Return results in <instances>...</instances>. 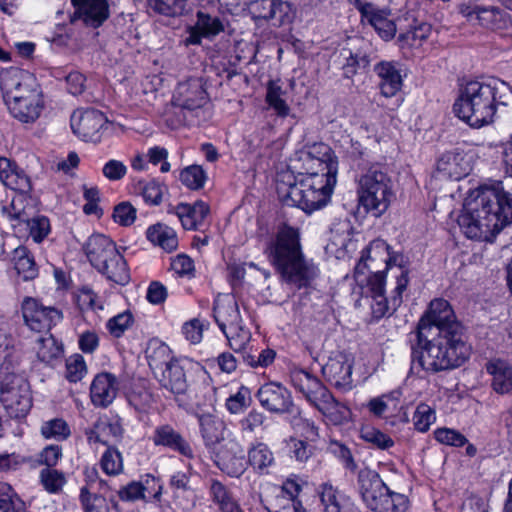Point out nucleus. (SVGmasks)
I'll return each instance as SVG.
<instances>
[{"mask_svg":"<svg viewBox=\"0 0 512 512\" xmlns=\"http://www.w3.org/2000/svg\"><path fill=\"white\" fill-rule=\"evenodd\" d=\"M150 483H152L153 486H157V488H154L153 498L159 500L162 494V485L159 479L152 475H146V478L143 482L133 481L127 484L119 490L118 496L122 501H136L145 499L146 494L152 493V491H150Z\"/></svg>","mask_w":512,"mask_h":512,"instance_id":"2f4dec72","label":"nucleus"},{"mask_svg":"<svg viewBox=\"0 0 512 512\" xmlns=\"http://www.w3.org/2000/svg\"><path fill=\"white\" fill-rule=\"evenodd\" d=\"M75 8L72 21L82 20L85 25L98 28L109 17L107 0H72Z\"/></svg>","mask_w":512,"mask_h":512,"instance_id":"f3484780","label":"nucleus"},{"mask_svg":"<svg viewBox=\"0 0 512 512\" xmlns=\"http://www.w3.org/2000/svg\"><path fill=\"white\" fill-rule=\"evenodd\" d=\"M119 383L115 375L108 372L97 374L90 385V398L94 406L107 408L115 400Z\"/></svg>","mask_w":512,"mask_h":512,"instance_id":"a211bd4d","label":"nucleus"},{"mask_svg":"<svg viewBox=\"0 0 512 512\" xmlns=\"http://www.w3.org/2000/svg\"><path fill=\"white\" fill-rule=\"evenodd\" d=\"M139 190L144 201L150 205H158L162 200L163 187L155 180L139 182Z\"/></svg>","mask_w":512,"mask_h":512,"instance_id":"338daca9","label":"nucleus"},{"mask_svg":"<svg viewBox=\"0 0 512 512\" xmlns=\"http://www.w3.org/2000/svg\"><path fill=\"white\" fill-rule=\"evenodd\" d=\"M314 407L333 425H341L349 419V408L336 400L330 391Z\"/></svg>","mask_w":512,"mask_h":512,"instance_id":"72a5a7b5","label":"nucleus"},{"mask_svg":"<svg viewBox=\"0 0 512 512\" xmlns=\"http://www.w3.org/2000/svg\"><path fill=\"white\" fill-rule=\"evenodd\" d=\"M385 273L376 270L368 279V292L371 297V309L375 318L380 319L386 314L393 313L398 307L393 308L392 297L388 300L384 295Z\"/></svg>","mask_w":512,"mask_h":512,"instance_id":"393cba45","label":"nucleus"},{"mask_svg":"<svg viewBox=\"0 0 512 512\" xmlns=\"http://www.w3.org/2000/svg\"><path fill=\"white\" fill-rule=\"evenodd\" d=\"M152 440L156 446H164L187 458L194 457L190 444L178 431L168 424L156 427Z\"/></svg>","mask_w":512,"mask_h":512,"instance_id":"cd10ccee","label":"nucleus"},{"mask_svg":"<svg viewBox=\"0 0 512 512\" xmlns=\"http://www.w3.org/2000/svg\"><path fill=\"white\" fill-rule=\"evenodd\" d=\"M317 494L324 512H359L351 497L331 483L319 485Z\"/></svg>","mask_w":512,"mask_h":512,"instance_id":"aec40b11","label":"nucleus"},{"mask_svg":"<svg viewBox=\"0 0 512 512\" xmlns=\"http://www.w3.org/2000/svg\"><path fill=\"white\" fill-rule=\"evenodd\" d=\"M22 314L26 325L34 331L50 330L59 323L62 312L55 307H45L37 299L26 297L22 303Z\"/></svg>","mask_w":512,"mask_h":512,"instance_id":"f8f14e48","label":"nucleus"},{"mask_svg":"<svg viewBox=\"0 0 512 512\" xmlns=\"http://www.w3.org/2000/svg\"><path fill=\"white\" fill-rule=\"evenodd\" d=\"M431 25L427 23H420L413 29L402 33L398 37V42L401 48H419L423 42L426 41L431 33Z\"/></svg>","mask_w":512,"mask_h":512,"instance_id":"49530a36","label":"nucleus"},{"mask_svg":"<svg viewBox=\"0 0 512 512\" xmlns=\"http://www.w3.org/2000/svg\"><path fill=\"white\" fill-rule=\"evenodd\" d=\"M394 197L393 183L379 165H372L359 180L358 202L366 213L382 216Z\"/></svg>","mask_w":512,"mask_h":512,"instance_id":"0eeeda50","label":"nucleus"},{"mask_svg":"<svg viewBox=\"0 0 512 512\" xmlns=\"http://www.w3.org/2000/svg\"><path fill=\"white\" fill-rule=\"evenodd\" d=\"M475 23L488 29H499L503 23V14L496 7H481L478 10Z\"/></svg>","mask_w":512,"mask_h":512,"instance_id":"13d9d810","label":"nucleus"},{"mask_svg":"<svg viewBox=\"0 0 512 512\" xmlns=\"http://www.w3.org/2000/svg\"><path fill=\"white\" fill-rule=\"evenodd\" d=\"M434 436L439 443L453 447H462L468 443L462 433L451 428H438L434 431Z\"/></svg>","mask_w":512,"mask_h":512,"instance_id":"69168bd1","label":"nucleus"},{"mask_svg":"<svg viewBox=\"0 0 512 512\" xmlns=\"http://www.w3.org/2000/svg\"><path fill=\"white\" fill-rule=\"evenodd\" d=\"M215 464L228 476L240 477L248 466L243 445L234 439L228 440L216 453Z\"/></svg>","mask_w":512,"mask_h":512,"instance_id":"2eb2a0df","label":"nucleus"},{"mask_svg":"<svg viewBox=\"0 0 512 512\" xmlns=\"http://www.w3.org/2000/svg\"><path fill=\"white\" fill-rule=\"evenodd\" d=\"M35 349L38 359L46 364H52L63 355L62 343L58 342L50 333H46L36 340Z\"/></svg>","mask_w":512,"mask_h":512,"instance_id":"ea45409f","label":"nucleus"},{"mask_svg":"<svg viewBox=\"0 0 512 512\" xmlns=\"http://www.w3.org/2000/svg\"><path fill=\"white\" fill-rule=\"evenodd\" d=\"M106 267H98L97 270L106 278L116 284L125 285L130 279L129 269L124 257L118 253L104 263Z\"/></svg>","mask_w":512,"mask_h":512,"instance_id":"58836bf2","label":"nucleus"},{"mask_svg":"<svg viewBox=\"0 0 512 512\" xmlns=\"http://www.w3.org/2000/svg\"><path fill=\"white\" fill-rule=\"evenodd\" d=\"M122 434L123 428L118 417H99L93 427L86 430L87 440L90 444L101 443L107 446H111L110 443L120 440Z\"/></svg>","mask_w":512,"mask_h":512,"instance_id":"412c9836","label":"nucleus"},{"mask_svg":"<svg viewBox=\"0 0 512 512\" xmlns=\"http://www.w3.org/2000/svg\"><path fill=\"white\" fill-rule=\"evenodd\" d=\"M41 434L46 439H54L63 441L67 439L70 434V427L67 422L62 418H54L45 421L41 426Z\"/></svg>","mask_w":512,"mask_h":512,"instance_id":"864d4df0","label":"nucleus"},{"mask_svg":"<svg viewBox=\"0 0 512 512\" xmlns=\"http://www.w3.org/2000/svg\"><path fill=\"white\" fill-rule=\"evenodd\" d=\"M190 367L189 362L177 359L154 375L160 386L174 395L179 406H184L182 397L190 391L192 385Z\"/></svg>","mask_w":512,"mask_h":512,"instance_id":"9d476101","label":"nucleus"},{"mask_svg":"<svg viewBox=\"0 0 512 512\" xmlns=\"http://www.w3.org/2000/svg\"><path fill=\"white\" fill-rule=\"evenodd\" d=\"M251 391L246 386H241L238 391L227 398L226 408L231 414H240L252 404Z\"/></svg>","mask_w":512,"mask_h":512,"instance_id":"6e6d98bb","label":"nucleus"},{"mask_svg":"<svg viewBox=\"0 0 512 512\" xmlns=\"http://www.w3.org/2000/svg\"><path fill=\"white\" fill-rule=\"evenodd\" d=\"M474 157L473 149L465 144L459 145L440 156L437 173L444 178L460 180L471 172Z\"/></svg>","mask_w":512,"mask_h":512,"instance_id":"9b49d317","label":"nucleus"},{"mask_svg":"<svg viewBox=\"0 0 512 512\" xmlns=\"http://www.w3.org/2000/svg\"><path fill=\"white\" fill-rule=\"evenodd\" d=\"M169 213L175 214L186 230H198L204 226L206 217L209 214V207L203 201H197L193 205L180 203L169 209Z\"/></svg>","mask_w":512,"mask_h":512,"instance_id":"bb28decb","label":"nucleus"},{"mask_svg":"<svg viewBox=\"0 0 512 512\" xmlns=\"http://www.w3.org/2000/svg\"><path fill=\"white\" fill-rule=\"evenodd\" d=\"M487 372L492 376V388L499 394H506L512 390V367L501 359H494L487 363Z\"/></svg>","mask_w":512,"mask_h":512,"instance_id":"473e14b6","label":"nucleus"},{"mask_svg":"<svg viewBox=\"0 0 512 512\" xmlns=\"http://www.w3.org/2000/svg\"><path fill=\"white\" fill-rule=\"evenodd\" d=\"M397 268L396 286L392 295L393 308L399 307L402 303V294L406 290L409 283L408 269L406 268V259L402 254L393 253L390 251L389 261H386L385 268Z\"/></svg>","mask_w":512,"mask_h":512,"instance_id":"f704fd0d","label":"nucleus"},{"mask_svg":"<svg viewBox=\"0 0 512 512\" xmlns=\"http://www.w3.org/2000/svg\"><path fill=\"white\" fill-rule=\"evenodd\" d=\"M285 6L282 0H258L254 2L252 9L255 17L259 19L281 21Z\"/></svg>","mask_w":512,"mask_h":512,"instance_id":"37998d69","label":"nucleus"},{"mask_svg":"<svg viewBox=\"0 0 512 512\" xmlns=\"http://www.w3.org/2000/svg\"><path fill=\"white\" fill-rule=\"evenodd\" d=\"M188 0H148L149 7L162 15L176 17L186 10Z\"/></svg>","mask_w":512,"mask_h":512,"instance_id":"5fc2aeb1","label":"nucleus"},{"mask_svg":"<svg viewBox=\"0 0 512 512\" xmlns=\"http://www.w3.org/2000/svg\"><path fill=\"white\" fill-rule=\"evenodd\" d=\"M463 326L445 299H434L417 327V343L412 346V369L438 373L461 366L469 357Z\"/></svg>","mask_w":512,"mask_h":512,"instance_id":"f257e3e1","label":"nucleus"},{"mask_svg":"<svg viewBox=\"0 0 512 512\" xmlns=\"http://www.w3.org/2000/svg\"><path fill=\"white\" fill-rule=\"evenodd\" d=\"M223 31L224 23L219 17L199 11L195 25L189 29L186 42L187 44L198 45L203 37L212 38Z\"/></svg>","mask_w":512,"mask_h":512,"instance_id":"c85d7f7f","label":"nucleus"},{"mask_svg":"<svg viewBox=\"0 0 512 512\" xmlns=\"http://www.w3.org/2000/svg\"><path fill=\"white\" fill-rule=\"evenodd\" d=\"M86 256L94 268L106 267L104 265L112 256L120 253L116 244L107 236L102 234L91 235L85 243Z\"/></svg>","mask_w":512,"mask_h":512,"instance_id":"4be33fe9","label":"nucleus"},{"mask_svg":"<svg viewBox=\"0 0 512 512\" xmlns=\"http://www.w3.org/2000/svg\"><path fill=\"white\" fill-rule=\"evenodd\" d=\"M87 368L84 358L75 354L66 360V378L69 382L76 383L86 374Z\"/></svg>","mask_w":512,"mask_h":512,"instance_id":"0e129e2a","label":"nucleus"},{"mask_svg":"<svg viewBox=\"0 0 512 512\" xmlns=\"http://www.w3.org/2000/svg\"><path fill=\"white\" fill-rule=\"evenodd\" d=\"M389 15V10L375 7L364 20V22L370 24L377 34L385 41L391 40L397 31L396 24L389 18Z\"/></svg>","mask_w":512,"mask_h":512,"instance_id":"4c0bfd02","label":"nucleus"},{"mask_svg":"<svg viewBox=\"0 0 512 512\" xmlns=\"http://www.w3.org/2000/svg\"><path fill=\"white\" fill-rule=\"evenodd\" d=\"M14 266L23 280L34 279L38 275V268L31 252L25 246H19L13 251Z\"/></svg>","mask_w":512,"mask_h":512,"instance_id":"a19ab883","label":"nucleus"},{"mask_svg":"<svg viewBox=\"0 0 512 512\" xmlns=\"http://www.w3.org/2000/svg\"><path fill=\"white\" fill-rule=\"evenodd\" d=\"M3 212L11 220L24 224L36 243H41L51 232L50 220L37 214L36 200L29 194H15L10 205L3 207Z\"/></svg>","mask_w":512,"mask_h":512,"instance_id":"1a4fd4ad","label":"nucleus"},{"mask_svg":"<svg viewBox=\"0 0 512 512\" xmlns=\"http://www.w3.org/2000/svg\"><path fill=\"white\" fill-rule=\"evenodd\" d=\"M341 69L346 78H352L359 69L369 65L368 56L359 51L353 52L350 48H342L339 54Z\"/></svg>","mask_w":512,"mask_h":512,"instance_id":"79ce46f5","label":"nucleus"},{"mask_svg":"<svg viewBox=\"0 0 512 512\" xmlns=\"http://www.w3.org/2000/svg\"><path fill=\"white\" fill-rule=\"evenodd\" d=\"M197 419L205 445L211 446L217 443L220 439L218 429L222 424L211 413L197 414Z\"/></svg>","mask_w":512,"mask_h":512,"instance_id":"de8ad7c7","label":"nucleus"},{"mask_svg":"<svg viewBox=\"0 0 512 512\" xmlns=\"http://www.w3.org/2000/svg\"><path fill=\"white\" fill-rule=\"evenodd\" d=\"M260 405L271 413L293 414L295 405L291 393L280 383L269 382L263 384L256 393Z\"/></svg>","mask_w":512,"mask_h":512,"instance_id":"4468645a","label":"nucleus"},{"mask_svg":"<svg viewBox=\"0 0 512 512\" xmlns=\"http://www.w3.org/2000/svg\"><path fill=\"white\" fill-rule=\"evenodd\" d=\"M25 504L7 483L0 482V512H24Z\"/></svg>","mask_w":512,"mask_h":512,"instance_id":"603ef678","label":"nucleus"},{"mask_svg":"<svg viewBox=\"0 0 512 512\" xmlns=\"http://www.w3.org/2000/svg\"><path fill=\"white\" fill-rule=\"evenodd\" d=\"M206 174L201 166L191 165L180 173V181L183 185L192 190H198L204 186Z\"/></svg>","mask_w":512,"mask_h":512,"instance_id":"bf43d9fd","label":"nucleus"},{"mask_svg":"<svg viewBox=\"0 0 512 512\" xmlns=\"http://www.w3.org/2000/svg\"><path fill=\"white\" fill-rule=\"evenodd\" d=\"M145 353L148 365L154 375L177 360L171 355L169 346L156 339L149 341Z\"/></svg>","mask_w":512,"mask_h":512,"instance_id":"c9c22d12","label":"nucleus"},{"mask_svg":"<svg viewBox=\"0 0 512 512\" xmlns=\"http://www.w3.org/2000/svg\"><path fill=\"white\" fill-rule=\"evenodd\" d=\"M173 101L175 105L187 110L202 107L207 101V93L200 78H190L178 84Z\"/></svg>","mask_w":512,"mask_h":512,"instance_id":"dca6fc26","label":"nucleus"},{"mask_svg":"<svg viewBox=\"0 0 512 512\" xmlns=\"http://www.w3.org/2000/svg\"><path fill=\"white\" fill-rule=\"evenodd\" d=\"M300 161L302 170L297 175L292 172L280 175L277 190L287 205L310 214L329 203L337 182L338 161L330 149L323 154V158L302 153Z\"/></svg>","mask_w":512,"mask_h":512,"instance_id":"f03ea898","label":"nucleus"},{"mask_svg":"<svg viewBox=\"0 0 512 512\" xmlns=\"http://www.w3.org/2000/svg\"><path fill=\"white\" fill-rule=\"evenodd\" d=\"M266 253L282 280L298 289L307 287L318 275L317 267L303 254L298 230L291 226L278 229Z\"/></svg>","mask_w":512,"mask_h":512,"instance_id":"39448f33","label":"nucleus"},{"mask_svg":"<svg viewBox=\"0 0 512 512\" xmlns=\"http://www.w3.org/2000/svg\"><path fill=\"white\" fill-rule=\"evenodd\" d=\"M327 381L340 391L352 389V364L343 356L330 358L322 367Z\"/></svg>","mask_w":512,"mask_h":512,"instance_id":"b1692460","label":"nucleus"},{"mask_svg":"<svg viewBox=\"0 0 512 512\" xmlns=\"http://www.w3.org/2000/svg\"><path fill=\"white\" fill-rule=\"evenodd\" d=\"M209 495L213 503L218 506L220 512H227L238 504L229 489L216 479H212L210 482Z\"/></svg>","mask_w":512,"mask_h":512,"instance_id":"c03bdc74","label":"nucleus"},{"mask_svg":"<svg viewBox=\"0 0 512 512\" xmlns=\"http://www.w3.org/2000/svg\"><path fill=\"white\" fill-rule=\"evenodd\" d=\"M269 512H307L303 507L301 501L294 497H288L286 495H277L275 498V504Z\"/></svg>","mask_w":512,"mask_h":512,"instance_id":"774afa93","label":"nucleus"},{"mask_svg":"<svg viewBox=\"0 0 512 512\" xmlns=\"http://www.w3.org/2000/svg\"><path fill=\"white\" fill-rule=\"evenodd\" d=\"M457 222L467 238L491 242L512 224V193L501 181L481 186L475 197L466 200Z\"/></svg>","mask_w":512,"mask_h":512,"instance_id":"7ed1b4c3","label":"nucleus"},{"mask_svg":"<svg viewBox=\"0 0 512 512\" xmlns=\"http://www.w3.org/2000/svg\"><path fill=\"white\" fill-rule=\"evenodd\" d=\"M0 89L10 114L22 123H34L44 109L36 79L29 72L10 67L0 72Z\"/></svg>","mask_w":512,"mask_h":512,"instance_id":"423d86ee","label":"nucleus"},{"mask_svg":"<svg viewBox=\"0 0 512 512\" xmlns=\"http://www.w3.org/2000/svg\"><path fill=\"white\" fill-rule=\"evenodd\" d=\"M146 237L152 244L161 247L166 252H172L178 247L176 232L171 227L162 223L148 227Z\"/></svg>","mask_w":512,"mask_h":512,"instance_id":"e433bc0d","label":"nucleus"},{"mask_svg":"<svg viewBox=\"0 0 512 512\" xmlns=\"http://www.w3.org/2000/svg\"><path fill=\"white\" fill-rule=\"evenodd\" d=\"M361 438L374 448L386 450L394 445L393 439L379 429L366 426L360 431Z\"/></svg>","mask_w":512,"mask_h":512,"instance_id":"4d7b16f0","label":"nucleus"},{"mask_svg":"<svg viewBox=\"0 0 512 512\" xmlns=\"http://www.w3.org/2000/svg\"><path fill=\"white\" fill-rule=\"evenodd\" d=\"M374 72L380 78V91L385 97H393L402 87V76L397 63L381 61L374 66Z\"/></svg>","mask_w":512,"mask_h":512,"instance_id":"7c9ffc66","label":"nucleus"},{"mask_svg":"<svg viewBox=\"0 0 512 512\" xmlns=\"http://www.w3.org/2000/svg\"><path fill=\"white\" fill-rule=\"evenodd\" d=\"M223 334L225 335L230 348L236 353H240L242 358L243 353H249V351H247V347L251 340V333L242 325V323L236 325L234 329L226 330Z\"/></svg>","mask_w":512,"mask_h":512,"instance_id":"09e8293b","label":"nucleus"},{"mask_svg":"<svg viewBox=\"0 0 512 512\" xmlns=\"http://www.w3.org/2000/svg\"><path fill=\"white\" fill-rule=\"evenodd\" d=\"M357 482L362 501L372 512H404L406 510L407 497L390 490L376 471L368 468L361 469Z\"/></svg>","mask_w":512,"mask_h":512,"instance_id":"6e6552de","label":"nucleus"},{"mask_svg":"<svg viewBox=\"0 0 512 512\" xmlns=\"http://www.w3.org/2000/svg\"><path fill=\"white\" fill-rule=\"evenodd\" d=\"M0 400L10 418L25 417L31 406V397L26 387H8L2 385Z\"/></svg>","mask_w":512,"mask_h":512,"instance_id":"6ab92c4d","label":"nucleus"},{"mask_svg":"<svg viewBox=\"0 0 512 512\" xmlns=\"http://www.w3.org/2000/svg\"><path fill=\"white\" fill-rule=\"evenodd\" d=\"M100 467L104 473L110 476L122 473L123 458L120 451L113 446H107V449L101 456Z\"/></svg>","mask_w":512,"mask_h":512,"instance_id":"3c124183","label":"nucleus"},{"mask_svg":"<svg viewBox=\"0 0 512 512\" xmlns=\"http://www.w3.org/2000/svg\"><path fill=\"white\" fill-rule=\"evenodd\" d=\"M435 411L427 404L421 403L417 406L413 416L414 426L419 432H426L435 422Z\"/></svg>","mask_w":512,"mask_h":512,"instance_id":"e2e57ef3","label":"nucleus"},{"mask_svg":"<svg viewBox=\"0 0 512 512\" xmlns=\"http://www.w3.org/2000/svg\"><path fill=\"white\" fill-rule=\"evenodd\" d=\"M213 317L222 332L234 329L236 325L242 323L238 303L230 295L219 296L215 299Z\"/></svg>","mask_w":512,"mask_h":512,"instance_id":"a878e982","label":"nucleus"},{"mask_svg":"<svg viewBox=\"0 0 512 512\" xmlns=\"http://www.w3.org/2000/svg\"><path fill=\"white\" fill-rule=\"evenodd\" d=\"M512 100V89L498 78L472 80L459 89L455 115L472 128L493 124Z\"/></svg>","mask_w":512,"mask_h":512,"instance_id":"20e7f679","label":"nucleus"},{"mask_svg":"<svg viewBox=\"0 0 512 512\" xmlns=\"http://www.w3.org/2000/svg\"><path fill=\"white\" fill-rule=\"evenodd\" d=\"M273 463V453L266 444L259 442L248 450V464L258 472H264Z\"/></svg>","mask_w":512,"mask_h":512,"instance_id":"a18cd8bd","label":"nucleus"},{"mask_svg":"<svg viewBox=\"0 0 512 512\" xmlns=\"http://www.w3.org/2000/svg\"><path fill=\"white\" fill-rule=\"evenodd\" d=\"M106 123L105 115L93 108L78 109L73 112L70 119L73 133L84 141H99L100 131Z\"/></svg>","mask_w":512,"mask_h":512,"instance_id":"ddd939ff","label":"nucleus"},{"mask_svg":"<svg viewBox=\"0 0 512 512\" xmlns=\"http://www.w3.org/2000/svg\"><path fill=\"white\" fill-rule=\"evenodd\" d=\"M362 252H365L368 262L372 265H376V262L386 264V261H389L390 246L384 240L376 239Z\"/></svg>","mask_w":512,"mask_h":512,"instance_id":"052dcab7","label":"nucleus"},{"mask_svg":"<svg viewBox=\"0 0 512 512\" xmlns=\"http://www.w3.org/2000/svg\"><path fill=\"white\" fill-rule=\"evenodd\" d=\"M43 487L50 493L59 492L65 484L64 474L56 469L44 468L40 472Z\"/></svg>","mask_w":512,"mask_h":512,"instance_id":"680f3d73","label":"nucleus"},{"mask_svg":"<svg viewBox=\"0 0 512 512\" xmlns=\"http://www.w3.org/2000/svg\"><path fill=\"white\" fill-rule=\"evenodd\" d=\"M0 182L16 194H29L32 189L28 175L17 163L9 158L0 157Z\"/></svg>","mask_w":512,"mask_h":512,"instance_id":"5701e85b","label":"nucleus"},{"mask_svg":"<svg viewBox=\"0 0 512 512\" xmlns=\"http://www.w3.org/2000/svg\"><path fill=\"white\" fill-rule=\"evenodd\" d=\"M292 383L313 406L329 392L318 378L304 370L296 371L292 375Z\"/></svg>","mask_w":512,"mask_h":512,"instance_id":"c756f323","label":"nucleus"},{"mask_svg":"<svg viewBox=\"0 0 512 512\" xmlns=\"http://www.w3.org/2000/svg\"><path fill=\"white\" fill-rule=\"evenodd\" d=\"M285 92L275 81H269L267 84L266 102L280 117H286L290 108L283 99Z\"/></svg>","mask_w":512,"mask_h":512,"instance_id":"8fccbe9b","label":"nucleus"}]
</instances>
